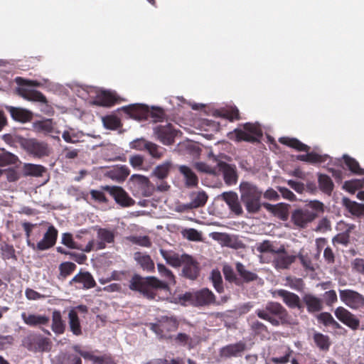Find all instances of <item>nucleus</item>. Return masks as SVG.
Returning a JSON list of instances; mask_svg holds the SVG:
<instances>
[{"label":"nucleus","instance_id":"obj_1","mask_svg":"<svg viewBox=\"0 0 364 364\" xmlns=\"http://www.w3.org/2000/svg\"><path fill=\"white\" fill-rule=\"evenodd\" d=\"M157 269L165 281H161L155 277H142L135 274L129 282V289L139 291L149 299H156L154 290L161 289L168 291V285H173L176 283L175 277L172 272L163 264L158 263Z\"/></svg>","mask_w":364,"mask_h":364},{"label":"nucleus","instance_id":"obj_2","mask_svg":"<svg viewBox=\"0 0 364 364\" xmlns=\"http://www.w3.org/2000/svg\"><path fill=\"white\" fill-rule=\"evenodd\" d=\"M240 198L247 211L250 213H257L262 205L261 197L262 192L255 185L249 182H242L240 185Z\"/></svg>","mask_w":364,"mask_h":364},{"label":"nucleus","instance_id":"obj_3","mask_svg":"<svg viewBox=\"0 0 364 364\" xmlns=\"http://www.w3.org/2000/svg\"><path fill=\"white\" fill-rule=\"evenodd\" d=\"M176 303L183 305L192 304L196 306H208L215 304V296L207 288L194 292H186L174 298Z\"/></svg>","mask_w":364,"mask_h":364},{"label":"nucleus","instance_id":"obj_4","mask_svg":"<svg viewBox=\"0 0 364 364\" xmlns=\"http://www.w3.org/2000/svg\"><path fill=\"white\" fill-rule=\"evenodd\" d=\"M97 240H90L82 250L83 252H90L92 250H100L106 247L107 244H112L114 241V230L107 228L97 229Z\"/></svg>","mask_w":364,"mask_h":364},{"label":"nucleus","instance_id":"obj_5","mask_svg":"<svg viewBox=\"0 0 364 364\" xmlns=\"http://www.w3.org/2000/svg\"><path fill=\"white\" fill-rule=\"evenodd\" d=\"M130 188L135 196L149 197L154 191V187L149 178L139 174H133L129 181Z\"/></svg>","mask_w":364,"mask_h":364},{"label":"nucleus","instance_id":"obj_6","mask_svg":"<svg viewBox=\"0 0 364 364\" xmlns=\"http://www.w3.org/2000/svg\"><path fill=\"white\" fill-rule=\"evenodd\" d=\"M22 345L32 352L49 351L51 348L49 338L36 333L29 334L24 337L22 340Z\"/></svg>","mask_w":364,"mask_h":364},{"label":"nucleus","instance_id":"obj_7","mask_svg":"<svg viewBox=\"0 0 364 364\" xmlns=\"http://www.w3.org/2000/svg\"><path fill=\"white\" fill-rule=\"evenodd\" d=\"M126 112L133 119L140 120L146 118L149 113L156 120H161L163 118L164 112L161 109L150 111L149 108L143 104H134L123 108Z\"/></svg>","mask_w":364,"mask_h":364},{"label":"nucleus","instance_id":"obj_8","mask_svg":"<svg viewBox=\"0 0 364 364\" xmlns=\"http://www.w3.org/2000/svg\"><path fill=\"white\" fill-rule=\"evenodd\" d=\"M297 256L289 254L284 245H279L272 259V266L278 271L289 269L296 261Z\"/></svg>","mask_w":364,"mask_h":364},{"label":"nucleus","instance_id":"obj_9","mask_svg":"<svg viewBox=\"0 0 364 364\" xmlns=\"http://www.w3.org/2000/svg\"><path fill=\"white\" fill-rule=\"evenodd\" d=\"M58 235V230L53 225H49L43 237L37 243L28 242V247L36 252L49 250L55 245Z\"/></svg>","mask_w":364,"mask_h":364},{"label":"nucleus","instance_id":"obj_10","mask_svg":"<svg viewBox=\"0 0 364 364\" xmlns=\"http://www.w3.org/2000/svg\"><path fill=\"white\" fill-rule=\"evenodd\" d=\"M234 134L237 141H255L262 135V132L258 124L246 123L242 129H235Z\"/></svg>","mask_w":364,"mask_h":364},{"label":"nucleus","instance_id":"obj_11","mask_svg":"<svg viewBox=\"0 0 364 364\" xmlns=\"http://www.w3.org/2000/svg\"><path fill=\"white\" fill-rule=\"evenodd\" d=\"M339 295L341 301L352 309L356 310L364 306V296L355 291L340 290Z\"/></svg>","mask_w":364,"mask_h":364},{"label":"nucleus","instance_id":"obj_12","mask_svg":"<svg viewBox=\"0 0 364 364\" xmlns=\"http://www.w3.org/2000/svg\"><path fill=\"white\" fill-rule=\"evenodd\" d=\"M316 218V213L307 208H297L291 213V221L299 228H305Z\"/></svg>","mask_w":364,"mask_h":364},{"label":"nucleus","instance_id":"obj_13","mask_svg":"<svg viewBox=\"0 0 364 364\" xmlns=\"http://www.w3.org/2000/svg\"><path fill=\"white\" fill-rule=\"evenodd\" d=\"M21 144L29 154L42 157L49 154V149L47 144L38 141L34 139H22Z\"/></svg>","mask_w":364,"mask_h":364},{"label":"nucleus","instance_id":"obj_14","mask_svg":"<svg viewBox=\"0 0 364 364\" xmlns=\"http://www.w3.org/2000/svg\"><path fill=\"white\" fill-rule=\"evenodd\" d=\"M217 172L223 175L225 183L231 186L235 185L238 180L237 168L235 165L229 164L226 162L220 161L217 164Z\"/></svg>","mask_w":364,"mask_h":364},{"label":"nucleus","instance_id":"obj_15","mask_svg":"<svg viewBox=\"0 0 364 364\" xmlns=\"http://www.w3.org/2000/svg\"><path fill=\"white\" fill-rule=\"evenodd\" d=\"M103 190L108 192L115 201L122 207H129L134 204V200L119 186H105Z\"/></svg>","mask_w":364,"mask_h":364},{"label":"nucleus","instance_id":"obj_16","mask_svg":"<svg viewBox=\"0 0 364 364\" xmlns=\"http://www.w3.org/2000/svg\"><path fill=\"white\" fill-rule=\"evenodd\" d=\"M336 317L343 324L353 331L358 330L360 327V320L355 315L343 306H339L334 311Z\"/></svg>","mask_w":364,"mask_h":364},{"label":"nucleus","instance_id":"obj_17","mask_svg":"<svg viewBox=\"0 0 364 364\" xmlns=\"http://www.w3.org/2000/svg\"><path fill=\"white\" fill-rule=\"evenodd\" d=\"M154 133L157 139L165 145L171 144L176 136V132L171 124L156 126L154 128Z\"/></svg>","mask_w":364,"mask_h":364},{"label":"nucleus","instance_id":"obj_18","mask_svg":"<svg viewBox=\"0 0 364 364\" xmlns=\"http://www.w3.org/2000/svg\"><path fill=\"white\" fill-rule=\"evenodd\" d=\"M190 202L184 204L186 210L195 209L203 207L205 205L208 196L204 191H193L189 195Z\"/></svg>","mask_w":364,"mask_h":364},{"label":"nucleus","instance_id":"obj_19","mask_svg":"<svg viewBox=\"0 0 364 364\" xmlns=\"http://www.w3.org/2000/svg\"><path fill=\"white\" fill-rule=\"evenodd\" d=\"M181 266H183L182 273L184 277L191 280L196 279L198 274V266L191 256L186 255Z\"/></svg>","mask_w":364,"mask_h":364},{"label":"nucleus","instance_id":"obj_20","mask_svg":"<svg viewBox=\"0 0 364 364\" xmlns=\"http://www.w3.org/2000/svg\"><path fill=\"white\" fill-rule=\"evenodd\" d=\"M220 197L227 203L230 210L235 214L240 215L242 213V208L238 200V196L235 192H224Z\"/></svg>","mask_w":364,"mask_h":364},{"label":"nucleus","instance_id":"obj_21","mask_svg":"<svg viewBox=\"0 0 364 364\" xmlns=\"http://www.w3.org/2000/svg\"><path fill=\"white\" fill-rule=\"evenodd\" d=\"M274 296L281 297L286 305L290 308H301L300 298L294 293L279 289L274 292Z\"/></svg>","mask_w":364,"mask_h":364},{"label":"nucleus","instance_id":"obj_22","mask_svg":"<svg viewBox=\"0 0 364 364\" xmlns=\"http://www.w3.org/2000/svg\"><path fill=\"white\" fill-rule=\"evenodd\" d=\"M23 322L29 326H40L48 323L49 317L46 315L22 312L21 314Z\"/></svg>","mask_w":364,"mask_h":364},{"label":"nucleus","instance_id":"obj_23","mask_svg":"<svg viewBox=\"0 0 364 364\" xmlns=\"http://www.w3.org/2000/svg\"><path fill=\"white\" fill-rule=\"evenodd\" d=\"M178 168L180 173L183 177V181L186 187L194 188L198 186V178L190 167L186 165H180Z\"/></svg>","mask_w":364,"mask_h":364},{"label":"nucleus","instance_id":"obj_24","mask_svg":"<svg viewBox=\"0 0 364 364\" xmlns=\"http://www.w3.org/2000/svg\"><path fill=\"white\" fill-rule=\"evenodd\" d=\"M130 171L129 168L124 165L117 166L107 171L105 176L112 181L122 183L125 181L129 175Z\"/></svg>","mask_w":364,"mask_h":364},{"label":"nucleus","instance_id":"obj_25","mask_svg":"<svg viewBox=\"0 0 364 364\" xmlns=\"http://www.w3.org/2000/svg\"><path fill=\"white\" fill-rule=\"evenodd\" d=\"M159 252L166 263L173 267H181L185 256H186V254L179 255L173 251L164 249H160Z\"/></svg>","mask_w":364,"mask_h":364},{"label":"nucleus","instance_id":"obj_26","mask_svg":"<svg viewBox=\"0 0 364 364\" xmlns=\"http://www.w3.org/2000/svg\"><path fill=\"white\" fill-rule=\"evenodd\" d=\"M73 283L81 284L84 289H90L95 286V281L93 277L87 272H80L76 274L70 282V284Z\"/></svg>","mask_w":364,"mask_h":364},{"label":"nucleus","instance_id":"obj_27","mask_svg":"<svg viewBox=\"0 0 364 364\" xmlns=\"http://www.w3.org/2000/svg\"><path fill=\"white\" fill-rule=\"evenodd\" d=\"M210 237L219 242L223 246H227L232 248H238L240 245L235 239L226 233L214 232L210 234Z\"/></svg>","mask_w":364,"mask_h":364},{"label":"nucleus","instance_id":"obj_28","mask_svg":"<svg viewBox=\"0 0 364 364\" xmlns=\"http://www.w3.org/2000/svg\"><path fill=\"white\" fill-rule=\"evenodd\" d=\"M134 259L144 270L149 272L154 270V262L149 255L136 252L134 254Z\"/></svg>","mask_w":364,"mask_h":364},{"label":"nucleus","instance_id":"obj_29","mask_svg":"<svg viewBox=\"0 0 364 364\" xmlns=\"http://www.w3.org/2000/svg\"><path fill=\"white\" fill-rule=\"evenodd\" d=\"M6 109L11 114V117L16 121L26 122L30 121L32 118L31 112L26 109L6 106Z\"/></svg>","mask_w":364,"mask_h":364},{"label":"nucleus","instance_id":"obj_30","mask_svg":"<svg viewBox=\"0 0 364 364\" xmlns=\"http://www.w3.org/2000/svg\"><path fill=\"white\" fill-rule=\"evenodd\" d=\"M302 300L306 306L307 311L310 313L320 311L323 308L321 299L312 294H305Z\"/></svg>","mask_w":364,"mask_h":364},{"label":"nucleus","instance_id":"obj_31","mask_svg":"<svg viewBox=\"0 0 364 364\" xmlns=\"http://www.w3.org/2000/svg\"><path fill=\"white\" fill-rule=\"evenodd\" d=\"M115 100L116 97L113 93L109 91L101 90L97 92L93 103L100 106L109 107L114 104Z\"/></svg>","mask_w":364,"mask_h":364},{"label":"nucleus","instance_id":"obj_32","mask_svg":"<svg viewBox=\"0 0 364 364\" xmlns=\"http://www.w3.org/2000/svg\"><path fill=\"white\" fill-rule=\"evenodd\" d=\"M245 349V344L242 342H238L235 344H231L223 347L220 350V355L222 357L229 358L232 356H238Z\"/></svg>","mask_w":364,"mask_h":364},{"label":"nucleus","instance_id":"obj_33","mask_svg":"<svg viewBox=\"0 0 364 364\" xmlns=\"http://www.w3.org/2000/svg\"><path fill=\"white\" fill-rule=\"evenodd\" d=\"M262 206L269 212L281 219H285L287 215L288 205L285 203H277L272 205L270 203H264Z\"/></svg>","mask_w":364,"mask_h":364},{"label":"nucleus","instance_id":"obj_34","mask_svg":"<svg viewBox=\"0 0 364 364\" xmlns=\"http://www.w3.org/2000/svg\"><path fill=\"white\" fill-rule=\"evenodd\" d=\"M177 328L176 320L173 318H163L159 324H151V330L160 335L164 329L167 331L174 330Z\"/></svg>","mask_w":364,"mask_h":364},{"label":"nucleus","instance_id":"obj_35","mask_svg":"<svg viewBox=\"0 0 364 364\" xmlns=\"http://www.w3.org/2000/svg\"><path fill=\"white\" fill-rule=\"evenodd\" d=\"M21 225L25 232L27 245L28 246V242L34 243L32 241V237L41 233L40 225L37 223H31L29 222H22Z\"/></svg>","mask_w":364,"mask_h":364},{"label":"nucleus","instance_id":"obj_36","mask_svg":"<svg viewBox=\"0 0 364 364\" xmlns=\"http://www.w3.org/2000/svg\"><path fill=\"white\" fill-rule=\"evenodd\" d=\"M68 323L72 333L75 336L82 334L81 326L77 312L74 309H71L68 312Z\"/></svg>","mask_w":364,"mask_h":364},{"label":"nucleus","instance_id":"obj_37","mask_svg":"<svg viewBox=\"0 0 364 364\" xmlns=\"http://www.w3.org/2000/svg\"><path fill=\"white\" fill-rule=\"evenodd\" d=\"M46 171V168L41 165L25 164L23 166V173L26 176L39 177Z\"/></svg>","mask_w":364,"mask_h":364},{"label":"nucleus","instance_id":"obj_38","mask_svg":"<svg viewBox=\"0 0 364 364\" xmlns=\"http://www.w3.org/2000/svg\"><path fill=\"white\" fill-rule=\"evenodd\" d=\"M52 331L57 334H62L65 329V324L62 319L61 314L58 311H54L52 315Z\"/></svg>","mask_w":364,"mask_h":364},{"label":"nucleus","instance_id":"obj_39","mask_svg":"<svg viewBox=\"0 0 364 364\" xmlns=\"http://www.w3.org/2000/svg\"><path fill=\"white\" fill-rule=\"evenodd\" d=\"M171 166L172 162L169 160H167L163 164L157 166L154 168L153 174L159 179H164L168 176Z\"/></svg>","mask_w":364,"mask_h":364},{"label":"nucleus","instance_id":"obj_40","mask_svg":"<svg viewBox=\"0 0 364 364\" xmlns=\"http://www.w3.org/2000/svg\"><path fill=\"white\" fill-rule=\"evenodd\" d=\"M82 132H76L72 128L65 130L62 134V137L68 143L75 144L78 142L83 136Z\"/></svg>","mask_w":364,"mask_h":364},{"label":"nucleus","instance_id":"obj_41","mask_svg":"<svg viewBox=\"0 0 364 364\" xmlns=\"http://www.w3.org/2000/svg\"><path fill=\"white\" fill-rule=\"evenodd\" d=\"M318 181L319 188L323 192L328 194L332 191L333 183L329 176L325 174H319Z\"/></svg>","mask_w":364,"mask_h":364},{"label":"nucleus","instance_id":"obj_42","mask_svg":"<svg viewBox=\"0 0 364 364\" xmlns=\"http://www.w3.org/2000/svg\"><path fill=\"white\" fill-rule=\"evenodd\" d=\"M235 268L240 276L247 282L254 281L257 278L256 274L246 269L245 267L240 262L236 263Z\"/></svg>","mask_w":364,"mask_h":364},{"label":"nucleus","instance_id":"obj_43","mask_svg":"<svg viewBox=\"0 0 364 364\" xmlns=\"http://www.w3.org/2000/svg\"><path fill=\"white\" fill-rule=\"evenodd\" d=\"M279 141L284 144H286L289 146L294 148L299 151H309V147L299 141L296 139H291L287 137H282L279 139Z\"/></svg>","mask_w":364,"mask_h":364},{"label":"nucleus","instance_id":"obj_44","mask_svg":"<svg viewBox=\"0 0 364 364\" xmlns=\"http://www.w3.org/2000/svg\"><path fill=\"white\" fill-rule=\"evenodd\" d=\"M314 341L316 346L321 350H328L331 345L329 337L321 333H315L314 334Z\"/></svg>","mask_w":364,"mask_h":364},{"label":"nucleus","instance_id":"obj_45","mask_svg":"<svg viewBox=\"0 0 364 364\" xmlns=\"http://www.w3.org/2000/svg\"><path fill=\"white\" fill-rule=\"evenodd\" d=\"M343 203L348 208L349 211L355 215H364V205L356 202H352L348 198H343Z\"/></svg>","mask_w":364,"mask_h":364},{"label":"nucleus","instance_id":"obj_46","mask_svg":"<svg viewBox=\"0 0 364 364\" xmlns=\"http://www.w3.org/2000/svg\"><path fill=\"white\" fill-rule=\"evenodd\" d=\"M266 310L269 314L279 316L281 318H283L287 315L285 309L279 303L269 302L266 305Z\"/></svg>","mask_w":364,"mask_h":364},{"label":"nucleus","instance_id":"obj_47","mask_svg":"<svg viewBox=\"0 0 364 364\" xmlns=\"http://www.w3.org/2000/svg\"><path fill=\"white\" fill-rule=\"evenodd\" d=\"M326 156L318 155L314 152L307 153L305 154H301L297 156V159L302 161H306L309 163H321L325 161Z\"/></svg>","mask_w":364,"mask_h":364},{"label":"nucleus","instance_id":"obj_48","mask_svg":"<svg viewBox=\"0 0 364 364\" xmlns=\"http://www.w3.org/2000/svg\"><path fill=\"white\" fill-rule=\"evenodd\" d=\"M318 321L325 326H331L335 328H340L341 325L328 312H323L318 316Z\"/></svg>","mask_w":364,"mask_h":364},{"label":"nucleus","instance_id":"obj_49","mask_svg":"<svg viewBox=\"0 0 364 364\" xmlns=\"http://www.w3.org/2000/svg\"><path fill=\"white\" fill-rule=\"evenodd\" d=\"M60 364H81V359L75 355H69L64 353L58 356Z\"/></svg>","mask_w":364,"mask_h":364},{"label":"nucleus","instance_id":"obj_50","mask_svg":"<svg viewBox=\"0 0 364 364\" xmlns=\"http://www.w3.org/2000/svg\"><path fill=\"white\" fill-rule=\"evenodd\" d=\"M18 161V157L4 149L0 150V166H5L7 164H16Z\"/></svg>","mask_w":364,"mask_h":364},{"label":"nucleus","instance_id":"obj_51","mask_svg":"<svg viewBox=\"0 0 364 364\" xmlns=\"http://www.w3.org/2000/svg\"><path fill=\"white\" fill-rule=\"evenodd\" d=\"M210 279L213 284L215 290L218 293L223 291V280L220 272L217 269L211 272Z\"/></svg>","mask_w":364,"mask_h":364},{"label":"nucleus","instance_id":"obj_52","mask_svg":"<svg viewBox=\"0 0 364 364\" xmlns=\"http://www.w3.org/2000/svg\"><path fill=\"white\" fill-rule=\"evenodd\" d=\"M76 268V265L70 262H63L60 264V279H65L66 277L70 275Z\"/></svg>","mask_w":364,"mask_h":364},{"label":"nucleus","instance_id":"obj_53","mask_svg":"<svg viewBox=\"0 0 364 364\" xmlns=\"http://www.w3.org/2000/svg\"><path fill=\"white\" fill-rule=\"evenodd\" d=\"M278 247H276L274 243L264 240L261 243H259L257 246V250L260 253L270 252L274 255Z\"/></svg>","mask_w":364,"mask_h":364},{"label":"nucleus","instance_id":"obj_54","mask_svg":"<svg viewBox=\"0 0 364 364\" xmlns=\"http://www.w3.org/2000/svg\"><path fill=\"white\" fill-rule=\"evenodd\" d=\"M146 151L152 157L160 159L164 156L166 149L150 141Z\"/></svg>","mask_w":364,"mask_h":364},{"label":"nucleus","instance_id":"obj_55","mask_svg":"<svg viewBox=\"0 0 364 364\" xmlns=\"http://www.w3.org/2000/svg\"><path fill=\"white\" fill-rule=\"evenodd\" d=\"M21 95L23 98L27 99L28 100L43 102H46V97L38 91L23 90Z\"/></svg>","mask_w":364,"mask_h":364},{"label":"nucleus","instance_id":"obj_56","mask_svg":"<svg viewBox=\"0 0 364 364\" xmlns=\"http://www.w3.org/2000/svg\"><path fill=\"white\" fill-rule=\"evenodd\" d=\"M102 122L104 126L110 129H116L120 126L119 119L113 115H109L102 117Z\"/></svg>","mask_w":364,"mask_h":364},{"label":"nucleus","instance_id":"obj_57","mask_svg":"<svg viewBox=\"0 0 364 364\" xmlns=\"http://www.w3.org/2000/svg\"><path fill=\"white\" fill-rule=\"evenodd\" d=\"M285 286L290 287L292 289L300 291L303 288V282L301 279L287 277L285 279Z\"/></svg>","mask_w":364,"mask_h":364},{"label":"nucleus","instance_id":"obj_58","mask_svg":"<svg viewBox=\"0 0 364 364\" xmlns=\"http://www.w3.org/2000/svg\"><path fill=\"white\" fill-rule=\"evenodd\" d=\"M304 208H307L311 211L316 213L317 217L318 213L323 212L324 205L321 202L315 200L309 201Z\"/></svg>","mask_w":364,"mask_h":364},{"label":"nucleus","instance_id":"obj_59","mask_svg":"<svg viewBox=\"0 0 364 364\" xmlns=\"http://www.w3.org/2000/svg\"><path fill=\"white\" fill-rule=\"evenodd\" d=\"M183 236L191 241H201V232L193 228L186 229L183 231Z\"/></svg>","mask_w":364,"mask_h":364},{"label":"nucleus","instance_id":"obj_60","mask_svg":"<svg viewBox=\"0 0 364 364\" xmlns=\"http://www.w3.org/2000/svg\"><path fill=\"white\" fill-rule=\"evenodd\" d=\"M343 159L346 166L352 172L362 173V170L360 168L358 163L354 159L350 158L348 155H344Z\"/></svg>","mask_w":364,"mask_h":364},{"label":"nucleus","instance_id":"obj_61","mask_svg":"<svg viewBox=\"0 0 364 364\" xmlns=\"http://www.w3.org/2000/svg\"><path fill=\"white\" fill-rule=\"evenodd\" d=\"M194 167L200 172L209 173L214 176H218L216 168H213L212 167L209 166L208 164L203 162H196L194 164Z\"/></svg>","mask_w":364,"mask_h":364},{"label":"nucleus","instance_id":"obj_62","mask_svg":"<svg viewBox=\"0 0 364 364\" xmlns=\"http://www.w3.org/2000/svg\"><path fill=\"white\" fill-rule=\"evenodd\" d=\"M62 243L71 249H77L82 251L84 248L78 246L73 240V236L70 233H63L62 235Z\"/></svg>","mask_w":364,"mask_h":364},{"label":"nucleus","instance_id":"obj_63","mask_svg":"<svg viewBox=\"0 0 364 364\" xmlns=\"http://www.w3.org/2000/svg\"><path fill=\"white\" fill-rule=\"evenodd\" d=\"M150 141L145 140L143 138L136 139L130 142V147L132 149L143 151L146 150Z\"/></svg>","mask_w":364,"mask_h":364},{"label":"nucleus","instance_id":"obj_64","mask_svg":"<svg viewBox=\"0 0 364 364\" xmlns=\"http://www.w3.org/2000/svg\"><path fill=\"white\" fill-rule=\"evenodd\" d=\"M331 225L330 220L326 218H323L318 221V225L315 229V231L324 233L331 230Z\"/></svg>","mask_w":364,"mask_h":364}]
</instances>
